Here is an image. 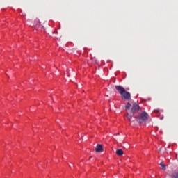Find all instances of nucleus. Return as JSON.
Returning a JSON list of instances; mask_svg holds the SVG:
<instances>
[{"mask_svg":"<svg viewBox=\"0 0 178 178\" xmlns=\"http://www.w3.org/2000/svg\"><path fill=\"white\" fill-rule=\"evenodd\" d=\"M148 116L149 115L146 112H143L139 115L136 116L135 118L138 122L143 123L148 119Z\"/></svg>","mask_w":178,"mask_h":178,"instance_id":"obj_1","label":"nucleus"},{"mask_svg":"<svg viewBox=\"0 0 178 178\" xmlns=\"http://www.w3.org/2000/svg\"><path fill=\"white\" fill-rule=\"evenodd\" d=\"M140 110V106L137 104L136 103H134L132 108L131 109V112L133 114H135L136 112H138Z\"/></svg>","mask_w":178,"mask_h":178,"instance_id":"obj_2","label":"nucleus"},{"mask_svg":"<svg viewBox=\"0 0 178 178\" xmlns=\"http://www.w3.org/2000/svg\"><path fill=\"white\" fill-rule=\"evenodd\" d=\"M115 89L121 95H123L124 92H126L125 88L122 86H116Z\"/></svg>","mask_w":178,"mask_h":178,"instance_id":"obj_3","label":"nucleus"},{"mask_svg":"<svg viewBox=\"0 0 178 178\" xmlns=\"http://www.w3.org/2000/svg\"><path fill=\"white\" fill-rule=\"evenodd\" d=\"M122 95V98H124L126 100H129L131 99V93L126 91Z\"/></svg>","mask_w":178,"mask_h":178,"instance_id":"obj_4","label":"nucleus"},{"mask_svg":"<svg viewBox=\"0 0 178 178\" xmlns=\"http://www.w3.org/2000/svg\"><path fill=\"white\" fill-rule=\"evenodd\" d=\"M103 151H104L103 146L100 144L97 145L96 148H95V152H102Z\"/></svg>","mask_w":178,"mask_h":178,"instance_id":"obj_5","label":"nucleus"},{"mask_svg":"<svg viewBox=\"0 0 178 178\" xmlns=\"http://www.w3.org/2000/svg\"><path fill=\"white\" fill-rule=\"evenodd\" d=\"M115 153L119 156H121L124 154V151L122 149H118L116 150Z\"/></svg>","mask_w":178,"mask_h":178,"instance_id":"obj_6","label":"nucleus"},{"mask_svg":"<svg viewBox=\"0 0 178 178\" xmlns=\"http://www.w3.org/2000/svg\"><path fill=\"white\" fill-rule=\"evenodd\" d=\"M131 103L128 102V103L127 104V105L125 106V109H126L127 111V110H129L130 108H131Z\"/></svg>","mask_w":178,"mask_h":178,"instance_id":"obj_7","label":"nucleus"},{"mask_svg":"<svg viewBox=\"0 0 178 178\" xmlns=\"http://www.w3.org/2000/svg\"><path fill=\"white\" fill-rule=\"evenodd\" d=\"M160 165H161L162 170H166V165L163 163H161Z\"/></svg>","mask_w":178,"mask_h":178,"instance_id":"obj_8","label":"nucleus"},{"mask_svg":"<svg viewBox=\"0 0 178 178\" xmlns=\"http://www.w3.org/2000/svg\"><path fill=\"white\" fill-rule=\"evenodd\" d=\"M172 178H178V172L172 175Z\"/></svg>","mask_w":178,"mask_h":178,"instance_id":"obj_9","label":"nucleus"},{"mask_svg":"<svg viewBox=\"0 0 178 178\" xmlns=\"http://www.w3.org/2000/svg\"><path fill=\"white\" fill-rule=\"evenodd\" d=\"M132 115H128V116H127V118H128V120H129V121H131V120L132 119Z\"/></svg>","mask_w":178,"mask_h":178,"instance_id":"obj_10","label":"nucleus"},{"mask_svg":"<svg viewBox=\"0 0 178 178\" xmlns=\"http://www.w3.org/2000/svg\"><path fill=\"white\" fill-rule=\"evenodd\" d=\"M154 112H155V113H159V110H154Z\"/></svg>","mask_w":178,"mask_h":178,"instance_id":"obj_11","label":"nucleus"},{"mask_svg":"<svg viewBox=\"0 0 178 178\" xmlns=\"http://www.w3.org/2000/svg\"><path fill=\"white\" fill-rule=\"evenodd\" d=\"M38 24H40V22H38Z\"/></svg>","mask_w":178,"mask_h":178,"instance_id":"obj_12","label":"nucleus"},{"mask_svg":"<svg viewBox=\"0 0 178 178\" xmlns=\"http://www.w3.org/2000/svg\"><path fill=\"white\" fill-rule=\"evenodd\" d=\"M91 158H92V157H90V158L89 159V160H90V159H91Z\"/></svg>","mask_w":178,"mask_h":178,"instance_id":"obj_13","label":"nucleus"}]
</instances>
